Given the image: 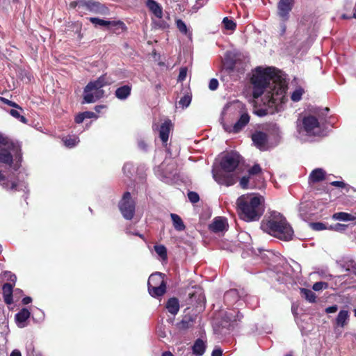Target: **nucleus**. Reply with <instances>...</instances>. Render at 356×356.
I'll use <instances>...</instances> for the list:
<instances>
[{
  "label": "nucleus",
  "instance_id": "f257e3e1",
  "mask_svg": "<svg viewBox=\"0 0 356 356\" xmlns=\"http://www.w3.org/2000/svg\"><path fill=\"white\" fill-rule=\"evenodd\" d=\"M255 72L252 77L254 98L261 96L268 86L270 90L266 95H275V100H280L284 97V95L286 93L287 82L286 75L282 71L273 67H257Z\"/></svg>",
  "mask_w": 356,
  "mask_h": 356
},
{
  "label": "nucleus",
  "instance_id": "3c124183",
  "mask_svg": "<svg viewBox=\"0 0 356 356\" xmlns=\"http://www.w3.org/2000/svg\"><path fill=\"white\" fill-rule=\"evenodd\" d=\"M0 145H2L3 147L7 146L8 147H13V143H9L6 138L3 137L1 134H0Z\"/></svg>",
  "mask_w": 356,
  "mask_h": 356
},
{
  "label": "nucleus",
  "instance_id": "5fc2aeb1",
  "mask_svg": "<svg viewBox=\"0 0 356 356\" xmlns=\"http://www.w3.org/2000/svg\"><path fill=\"white\" fill-rule=\"evenodd\" d=\"M83 115H84L85 119L97 118V115L92 111L83 112Z\"/></svg>",
  "mask_w": 356,
  "mask_h": 356
},
{
  "label": "nucleus",
  "instance_id": "0eeeda50",
  "mask_svg": "<svg viewBox=\"0 0 356 356\" xmlns=\"http://www.w3.org/2000/svg\"><path fill=\"white\" fill-rule=\"evenodd\" d=\"M302 128L307 136H321L323 134V125L318 120L313 116L308 115L303 118Z\"/></svg>",
  "mask_w": 356,
  "mask_h": 356
},
{
  "label": "nucleus",
  "instance_id": "ea45409f",
  "mask_svg": "<svg viewBox=\"0 0 356 356\" xmlns=\"http://www.w3.org/2000/svg\"><path fill=\"white\" fill-rule=\"evenodd\" d=\"M9 113L13 118L19 120L21 122L24 123V124L27 122L26 118L24 116L22 115L19 111H17L16 109H11L9 111Z\"/></svg>",
  "mask_w": 356,
  "mask_h": 356
},
{
  "label": "nucleus",
  "instance_id": "6e6d98bb",
  "mask_svg": "<svg viewBox=\"0 0 356 356\" xmlns=\"http://www.w3.org/2000/svg\"><path fill=\"white\" fill-rule=\"evenodd\" d=\"M85 120L84 115H83V113H79L75 116L74 121L77 124L82 123L83 120Z\"/></svg>",
  "mask_w": 356,
  "mask_h": 356
},
{
  "label": "nucleus",
  "instance_id": "f03ea898",
  "mask_svg": "<svg viewBox=\"0 0 356 356\" xmlns=\"http://www.w3.org/2000/svg\"><path fill=\"white\" fill-rule=\"evenodd\" d=\"M238 215L245 222L258 221L265 211L264 198L256 193H248L236 200Z\"/></svg>",
  "mask_w": 356,
  "mask_h": 356
},
{
  "label": "nucleus",
  "instance_id": "2f4dec72",
  "mask_svg": "<svg viewBox=\"0 0 356 356\" xmlns=\"http://www.w3.org/2000/svg\"><path fill=\"white\" fill-rule=\"evenodd\" d=\"M176 25H177V29L181 33H183L186 35H188L190 37L191 36V35H192L191 32L188 31L187 26L183 20H181L180 19H177Z\"/></svg>",
  "mask_w": 356,
  "mask_h": 356
},
{
  "label": "nucleus",
  "instance_id": "052dcab7",
  "mask_svg": "<svg viewBox=\"0 0 356 356\" xmlns=\"http://www.w3.org/2000/svg\"><path fill=\"white\" fill-rule=\"evenodd\" d=\"M331 185L333 186L344 188L346 184L343 181H334L331 182Z\"/></svg>",
  "mask_w": 356,
  "mask_h": 356
},
{
  "label": "nucleus",
  "instance_id": "4be33fe9",
  "mask_svg": "<svg viewBox=\"0 0 356 356\" xmlns=\"http://www.w3.org/2000/svg\"><path fill=\"white\" fill-rule=\"evenodd\" d=\"M108 28L110 31L116 34H120L127 29L125 24L120 20L110 21Z\"/></svg>",
  "mask_w": 356,
  "mask_h": 356
},
{
  "label": "nucleus",
  "instance_id": "09e8293b",
  "mask_svg": "<svg viewBox=\"0 0 356 356\" xmlns=\"http://www.w3.org/2000/svg\"><path fill=\"white\" fill-rule=\"evenodd\" d=\"M261 168L259 164H254L249 170L250 175H257L261 172Z\"/></svg>",
  "mask_w": 356,
  "mask_h": 356
},
{
  "label": "nucleus",
  "instance_id": "864d4df0",
  "mask_svg": "<svg viewBox=\"0 0 356 356\" xmlns=\"http://www.w3.org/2000/svg\"><path fill=\"white\" fill-rule=\"evenodd\" d=\"M249 177H243L240 180V186L241 188L246 189L248 188Z\"/></svg>",
  "mask_w": 356,
  "mask_h": 356
},
{
  "label": "nucleus",
  "instance_id": "4d7b16f0",
  "mask_svg": "<svg viewBox=\"0 0 356 356\" xmlns=\"http://www.w3.org/2000/svg\"><path fill=\"white\" fill-rule=\"evenodd\" d=\"M338 310V306L334 305L330 307H328L325 309V312L327 314L334 313Z\"/></svg>",
  "mask_w": 356,
  "mask_h": 356
},
{
  "label": "nucleus",
  "instance_id": "58836bf2",
  "mask_svg": "<svg viewBox=\"0 0 356 356\" xmlns=\"http://www.w3.org/2000/svg\"><path fill=\"white\" fill-rule=\"evenodd\" d=\"M310 226L312 228V229L315 231L329 229V226L327 225V224L321 222H312L310 224Z\"/></svg>",
  "mask_w": 356,
  "mask_h": 356
},
{
  "label": "nucleus",
  "instance_id": "473e14b6",
  "mask_svg": "<svg viewBox=\"0 0 356 356\" xmlns=\"http://www.w3.org/2000/svg\"><path fill=\"white\" fill-rule=\"evenodd\" d=\"M154 250L162 260H166L168 258L167 249L163 245H154Z\"/></svg>",
  "mask_w": 356,
  "mask_h": 356
},
{
  "label": "nucleus",
  "instance_id": "393cba45",
  "mask_svg": "<svg viewBox=\"0 0 356 356\" xmlns=\"http://www.w3.org/2000/svg\"><path fill=\"white\" fill-rule=\"evenodd\" d=\"M166 309L172 315H176L179 310V302L177 298H170L166 302Z\"/></svg>",
  "mask_w": 356,
  "mask_h": 356
},
{
  "label": "nucleus",
  "instance_id": "423d86ee",
  "mask_svg": "<svg viewBox=\"0 0 356 356\" xmlns=\"http://www.w3.org/2000/svg\"><path fill=\"white\" fill-rule=\"evenodd\" d=\"M70 7L74 8L80 15L90 12L95 14H105L107 8L98 1L94 0H77L70 2Z\"/></svg>",
  "mask_w": 356,
  "mask_h": 356
},
{
  "label": "nucleus",
  "instance_id": "9b49d317",
  "mask_svg": "<svg viewBox=\"0 0 356 356\" xmlns=\"http://www.w3.org/2000/svg\"><path fill=\"white\" fill-rule=\"evenodd\" d=\"M294 0H280L277 3V15L284 21L289 19Z\"/></svg>",
  "mask_w": 356,
  "mask_h": 356
},
{
  "label": "nucleus",
  "instance_id": "4468645a",
  "mask_svg": "<svg viewBox=\"0 0 356 356\" xmlns=\"http://www.w3.org/2000/svg\"><path fill=\"white\" fill-rule=\"evenodd\" d=\"M227 226V220L224 218H216L213 222L209 225V229L215 233L223 232Z\"/></svg>",
  "mask_w": 356,
  "mask_h": 356
},
{
  "label": "nucleus",
  "instance_id": "de8ad7c7",
  "mask_svg": "<svg viewBox=\"0 0 356 356\" xmlns=\"http://www.w3.org/2000/svg\"><path fill=\"white\" fill-rule=\"evenodd\" d=\"M189 295L191 303L193 302V298L196 297H197L198 303H200L201 302H203L204 300V297L201 291H200L199 293L196 292L192 294L190 293Z\"/></svg>",
  "mask_w": 356,
  "mask_h": 356
},
{
  "label": "nucleus",
  "instance_id": "37998d69",
  "mask_svg": "<svg viewBox=\"0 0 356 356\" xmlns=\"http://www.w3.org/2000/svg\"><path fill=\"white\" fill-rule=\"evenodd\" d=\"M0 99H1V102H3L4 104H7V105H8V106H10L11 107H13V108H15L17 109H19L21 111H23L22 108L20 106H19L17 103H15V102H14L13 101H10L9 99H6L4 97H1Z\"/></svg>",
  "mask_w": 356,
  "mask_h": 356
},
{
  "label": "nucleus",
  "instance_id": "1a4fd4ad",
  "mask_svg": "<svg viewBox=\"0 0 356 356\" xmlns=\"http://www.w3.org/2000/svg\"><path fill=\"white\" fill-rule=\"evenodd\" d=\"M104 96V90L98 89L88 83L83 89L82 104H90L97 102Z\"/></svg>",
  "mask_w": 356,
  "mask_h": 356
},
{
  "label": "nucleus",
  "instance_id": "6e6552de",
  "mask_svg": "<svg viewBox=\"0 0 356 356\" xmlns=\"http://www.w3.org/2000/svg\"><path fill=\"white\" fill-rule=\"evenodd\" d=\"M119 209L125 219L131 220L133 218L135 213V202L132 200L129 192L124 193L122 200L119 202Z\"/></svg>",
  "mask_w": 356,
  "mask_h": 356
},
{
  "label": "nucleus",
  "instance_id": "5701e85b",
  "mask_svg": "<svg viewBox=\"0 0 356 356\" xmlns=\"http://www.w3.org/2000/svg\"><path fill=\"white\" fill-rule=\"evenodd\" d=\"M89 83L90 86H94L96 88L102 89L104 86L110 85L111 83V81L106 74H104L97 78V79L90 81Z\"/></svg>",
  "mask_w": 356,
  "mask_h": 356
},
{
  "label": "nucleus",
  "instance_id": "338daca9",
  "mask_svg": "<svg viewBox=\"0 0 356 356\" xmlns=\"http://www.w3.org/2000/svg\"><path fill=\"white\" fill-rule=\"evenodd\" d=\"M138 147L143 150H146L147 149V145L142 140L138 142Z\"/></svg>",
  "mask_w": 356,
  "mask_h": 356
},
{
  "label": "nucleus",
  "instance_id": "13d9d810",
  "mask_svg": "<svg viewBox=\"0 0 356 356\" xmlns=\"http://www.w3.org/2000/svg\"><path fill=\"white\" fill-rule=\"evenodd\" d=\"M4 302L8 305H11L13 302V294L3 296Z\"/></svg>",
  "mask_w": 356,
  "mask_h": 356
},
{
  "label": "nucleus",
  "instance_id": "cd10ccee",
  "mask_svg": "<svg viewBox=\"0 0 356 356\" xmlns=\"http://www.w3.org/2000/svg\"><path fill=\"white\" fill-rule=\"evenodd\" d=\"M170 218L172 221L173 227L177 231L181 232L185 229L186 226L179 215L176 213H170Z\"/></svg>",
  "mask_w": 356,
  "mask_h": 356
},
{
  "label": "nucleus",
  "instance_id": "f8f14e48",
  "mask_svg": "<svg viewBox=\"0 0 356 356\" xmlns=\"http://www.w3.org/2000/svg\"><path fill=\"white\" fill-rule=\"evenodd\" d=\"M31 316V312L26 308H22L15 316V321L18 327L24 328L27 326V321Z\"/></svg>",
  "mask_w": 356,
  "mask_h": 356
},
{
  "label": "nucleus",
  "instance_id": "2eb2a0df",
  "mask_svg": "<svg viewBox=\"0 0 356 356\" xmlns=\"http://www.w3.org/2000/svg\"><path fill=\"white\" fill-rule=\"evenodd\" d=\"M172 123L170 120H165L161 124L159 128V138L163 144L168 140Z\"/></svg>",
  "mask_w": 356,
  "mask_h": 356
},
{
  "label": "nucleus",
  "instance_id": "72a5a7b5",
  "mask_svg": "<svg viewBox=\"0 0 356 356\" xmlns=\"http://www.w3.org/2000/svg\"><path fill=\"white\" fill-rule=\"evenodd\" d=\"M63 142L66 147L72 148V147L76 146L79 143V139L76 136H73V137L69 136V137L65 138L63 140Z\"/></svg>",
  "mask_w": 356,
  "mask_h": 356
},
{
  "label": "nucleus",
  "instance_id": "7c9ffc66",
  "mask_svg": "<svg viewBox=\"0 0 356 356\" xmlns=\"http://www.w3.org/2000/svg\"><path fill=\"white\" fill-rule=\"evenodd\" d=\"M300 293L302 296L309 302H315L316 301V294L310 289H300Z\"/></svg>",
  "mask_w": 356,
  "mask_h": 356
},
{
  "label": "nucleus",
  "instance_id": "774afa93",
  "mask_svg": "<svg viewBox=\"0 0 356 356\" xmlns=\"http://www.w3.org/2000/svg\"><path fill=\"white\" fill-rule=\"evenodd\" d=\"M132 168V165L130 163H126L123 166V170L125 172L127 169H128L129 172H130L131 169Z\"/></svg>",
  "mask_w": 356,
  "mask_h": 356
},
{
  "label": "nucleus",
  "instance_id": "aec40b11",
  "mask_svg": "<svg viewBox=\"0 0 356 356\" xmlns=\"http://www.w3.org/2000/svg\"><path fill=\"white\" fill-rule=\"evenodd\" d=\"M239 300L238 292L236 289H230L225 292L224 300L228 306L232 305Z\"/></svg>",
  "mask_w": 356,
  "mask_h": 356
},
{
  "label": "nucleus",
  "instance_id": "bb28decb",
  "mask_svg": "<svg viewBox=\"0 0 356 356\" xmlns=\"http://www.w3.org/2000/svg\"><path fill=\"white\" fill-rule=\"evenodd\" d=\"M193 353L196 356H202L206 350V344L203 340L197 339L193 346Z\"/></svg>",
  "mask_w": 356,
  "mask_h": 356
},
{
  "label": "nucleus",
  "instance_id": "a18cd8bd",
  "mask_svg": "<svg viewBox=\"0 0 356 356\" xmlns=\"http://www.w3.org/2000/svg\"><path fill=\"white\" fill-rule=\"evenodd\" d=\"M13 286L10 283H6L3 285V294L11 295L13 294Z\"/></svg>",
  "mask_w": 356,
  "mask_h": 356
},
{
  "label": "nucleus",
  "instance_id": "680f3d73",
  "mask_svg": "<svg viewBox=\"0 0 356 356\" xmlns=\"http://www.w3.org/2000/svg\"><path fill=\"white\" fill-rule=\"evenodd\" d=\"M222 350L220 348H215L211 353V356H222Z\"/></svg>",
  "mask_w": 356,
  "mask_h": 356
},
{
  "label": "nucleus",
  "instance_id": "a19ab883",
  "mask_svg": "<svg viewBox=\"0 0 356 356\" xmlns=\"http://www.w3.org/2000/svg\"><path fill=\"white\" fill-rule=\"evenodd\" d=\"M347 227H348V225H346L337 223L334 225H330L329 229L334 230L336 232H343L346 230Z\"/></svg>",
  "mask_w": 356,
  "mask_h": 356
},
{
  "label": "nucleus",
  "instance_id": "7ed1b4c3",
  "mask_svg": "<svg viewBox=\"0 0 356 356\" xmlns=\"http://www.w3.org/2000/svg\"><path fill=\"white\" fill-rule=\"evenodd\" d=\"M241 157L236 152L226 153L220 162V170L213 168L212 175L214 180L220 185L232 186L236 183V177L230 172L238 166Z\"/></svg>",
  "mask_w": 356,
  "mask_h": 356
},
{
  "label": "nucleus",
  "instance_id": "e433bc0d",
  "mask_svg": "<svg viewBox=\"0 0 356 356\" xmlns=\"http://www.w3.org/2000/svg\"><path fill=\"white\" fill-rule=\"evenodd\" d=\"M89 21L93 24L95 26H108L110 24L109 20H104L97 17H90Z\"/></svg>",
  "mask_w": 356,
  "mask_h": 356
},
{
  "label": "nucleus",
  "instance_id": "69168bd1",
  "mask_svg": "<svg viewBox=\"0 0 356 356\" xmlns=\"http://www.w3.org/2000/svg\"><path fill=\"white\" fill-rule=\"evenodd\" d=\"M10 356H22V354L19 350L15 349L11 352Z\"/></svg>",
  "mask_w": 356,
  "mask_h": 356
},
{
  "label": "nucleus",
  "instance_id": "49530a36",
  "mask_svg": "<svg viewBox=\"0 0 356 356\" xmlns=\"http://www.w3.org/2000/svg\"><path fill=\"white\" fill-rule=\"evenodd\" d=\"M327 287V283L325 282H317L314 284L312 289L316 291H318L322 290L323 289H326Z\"/></svg>",
  "mask_w": 356,
  "mask_h": 356
},
{
  "label": "nucleus",
  "instance_id": "c756f323",
  "mask_svg": "<svg viewBox=\"0 0 356 356\" xmlns=\"http://www.w3.org/2000/svg\"><path fill=\"white\" fill-rule=\"evenodd\" d=\"M0 184L6 189H10V190H19L18 185L15 182H11L8 180H7L5 177V176L1 173L0 171Z\"/></svg>",
  "mask_w": 356,
  "mask_h": 356
},
{
  "label": "nucleus",
  "instance_id": "e2e57ef3",
  "mask_svg": "<svg viewBox=\"0 0 356 356\" xmlns=\"http://www.w3.org/2000/svg\"><path fill=\"white\" fill-rule=\"evenodd\" d=\"M348 270L353 274L356 275V263L352 262Z\"/></svg>",
  "mask_w": 356,
  "mask_h": 356
},
{
  "label": "nucleus",
  "instance_id": "c03bdc74",
  "mask_svg": "<svg viewBox=\"0 0 356 356\" xmlns=\"http://www.w3.org/2000/svg\"><path fill=\"white\" fill-rule=\"evenodd\" d=\"M188 198L192 203H197L200 200L199 195L194 191H190L188 193Z\"/></svg>",
  "mask_w": 356,
  "mask_h": 356
},
{
  "label": "nucleus",
  "instance_id": "8fccbe9b",
  "mask_svg": "<svg viewBox=\"0 0 356 356\" xmlns=\"http://www.w3.org/2000/svg\"><path fill=\"white\" fill-rule=\"evenodd\" d=\"M187 74V69L186 67H181L179 70V74L178 76V81H183L185 80Z\"/></svg>",
  "mask_w": 356,
  "mask_h": 356
},
{
  "label": "nucleus",
  "instance_id": "6ab92c4d",
  "mask_svg": "<svg viewBox=\"0 0 356 356\" xmlns=\"http://www.w3.org/2000/svg\"><path fill=\"white\" fill-rule=\"evenodd\" d=\"M147 7L157 18L161 19L163 16L162 7L154 0H147Z\"/></svg>",
  "mask_w": 356,
  "mask_h": 356
},
{
  "label": "nucleus",
  "instance_id": "0e129e2a",
  "mask_svg": "<svg viewBox=\"0 0 356 356\" xmlns=\"http://www.w3.org/2000/svg\"><path fill=\"white\" fill-rule=\"evenodd\" d=\"M32 302V298L29 296H26L22 299V303L24 305H28Z\"/></svg>",
  "mask_w": 356,
  "mask_h": 356
},
{
  "label": "nucleus",
  "instance_id": "603ef678",
  "mask_svg": "<svg viewBox=\"0 0 356 356\" xmlns=\"http://www.w3.org/2000/svg\"><path fill=\"white\" fill-rule=\"evenodd\" d=\"M218 81L216 79H211L209 83V88L211 90H216L218 87Z\"/></svg>",
  "mask_w": 356,
  "mask_h": 356
},
{
  "label": "nucleus",
  "instance_id": "a878e982",
  "mask_svg": "<svg viewBox=\"0 0 356 356\" xmlns=\"http://www.w3.org/2000/svg\"><path fill=\"white\" fill-rule=\"evenodd\" d=\"M325 172L322 168H316L312 171L309 179L313 183H317L325 179Z\"/></svg>",
  "mask_w": 356,
  "mask_h": 356
},
{
  "label": "nucleus",
  "instance_id": "9d476101",
  "mask_svg": "<svg viewBox=\"0 0 356 356\" xmlns=\"http://www.w3.org/2000/svg\"><path fill=\"white\" fill-rule=\"evenodd\" d=\"M250 117L246 112H243L240 115L239 119L233 126L223 124V128L225 131L229 133L237 134L240 132L250 122Z\"/></svg>",
  "mask_w": 356,
  "mask_h": 356
},
{
  "label": "nucleus",
  "instance_id": "bf43d9fd",
  "mask_svg": "<svg viewBox=\"0 0 356 356\" xmlns=\"http://www.w3.org/2000/svg\"><path fill=\"white\" fill-rule=\"evenodd\" d=\"M8 275L7 280L10 282H15L17 280V277L14 274H11L10 272L6 273Z\"/></svg>",
  "mask_w": 356,
  "mask_h": 356
},
{
  "label": "nucleus",
  "instance_id": "a211bd4d",
  "mask_svg": "<svg viewBox=\"0 0 356 356\" xmlns=\"http://www.w3.org/2000/svg\"><path fill=\"white\" fill-rule=\"evenodd\" d=\"M11 147L0 145V162L11 165L13 163V156L10 152Z\"/></svg>",
  "mask_w": 356,
  "mask_h": 356
},
{
  "label": "nucleus",
  "instance_id": "79ce46f5",
  "mask_svg": "<svg viewBox=\"0 0 356 356\" xmlns=\"http://www.w3.org/2000/svg\"><path fill=\"white\" fill-rule=\"evenodd\" d=\"M191 102V97L189 95H184L179 101V104L183 108H186L189 106Z\"/></svg>",
  "mask_w": 356,
  "mask_h": 356
},
{
  "label": "nucleus",
  "instance_id": "c85d7f7f",
  "mask_svg": "<svg viewBox=\"0 0 356 356\" xmlns=\"http://www.w3.org/2000/svg\"><path fill=\"white\" fill-rule=\"evenodd\" d=\"M332 218L335 220L348 222L354 220L356 218L346 212H337L333 214Z\"/></svg>",
  "mask_w": 356,
  "mask_h": 356
},
{
  "label": "nucleus",
  "instance_id": "dca6fc26",
  "mask_svg": "<svg viewBox=\"0 0 356 356\" xmlns=\"http://www.w3.org/2000/svg\"><path fill=\"white\" fill-rule=\"evenodd\" d=\"M164 277L165 275L159 272L152 273L149 277L147 286L166 284Z\"/></svg>",
  "mask_w": 356,
  "mask_h": 356
},
{
  "label": "nucleus",
  "instance_id": "b1692460",
  "mask_svg": "<svg viewBox=\"0 0 356 356\" xmlns=\"http://www.w3.org/2000/svg\"><path fill=\"white\" fill-rule=\"evenodd\" d=\"M349 317V312L347 310H341L336 318V325L338 327H343L348 324Z\"/></svg>",
  "mask_w": 356,
  "mask_h": 356
},
{
  "label": "nucleus",
  "instance_id": "c9c22d12",
  "mask_svg": "<svg viewBox=\"0 0 356 356\" xmlns=\"http://www.w3.org/2000/svg\"><path fill=\"white\" fill-rule=\"evenodd\" d=\"M222 24L225 29L229 31H234L236 28V24L231 19L225 17L222 19Z\"/></svg>",
  "mask_w": 356,
  "mask_h": 356
},
{
  "label": "nucleus",
  "instance_id": "f3484780",
  "mask_svg": "<svg viewBox=\"0 0 356 356\" xmlns=\"http://www.w3.org/2000/svg\"><path fill=\"white\" fill-rule=\"evenodd\" d=\"M131 85H124L118 88L115 92V97L120 100L127 99L131 92Z\"/></svg>",
  "mask_w": 356,
  "mask_h": 356
},
{
  "label": "nucleus",
  "instance_id": "20e7f679",
  "mask_svg": "<svg viewBox=\"0 0 356 356\" xmlns=\"http://www.w3.org/2000/svg\"><path fill=\"white\" fill-rule=\"evenodd\" d=\"M261 229L282 241H290L293 236V229L286 218L277 212H273L266 220L261 224Z\"/></svg>",
  "mask_w": 356,
  "mask_h": 356
},
{
  "label": "nucleus",
  "instance_id": "39448f33",
  "mask_svg": "<svg viewBox=\"0 0 356 356\" xmlns=\"http://www.w3.org/2000/svg\"><path fill=\"white\" fill-rule=\"evenodd\" d=\"M275 95H266L263 99L266 107L257 109L254 113L258 116L263 117L281 111L283 109V105L287 101L286 95H284V97L280 100H275Z\"/></svg>",
  "mask_w": 356,
  "mask_h": 356
},
{
  "label": "nucleus",
  "instance_id": "f704fd0d",
  "mask_svg": "<svg viewBox=\"0 0 356 356\" xmlns=\"http://www.w3.org/2000/svg\"><path fill=\"white\" fill-rule=\"evenodd\" d=\"M304 90L300 88V87H298L291 94V99L293 102H299L301 98H302V96L304 93Z\"/></svg>",
  "mask_w": 356,
  "mask_h": 356
},
{
  "label": "nucleus",
  "instance_id": "412c9836",
  "mask_svg": "<svg viewBox=\"0 0 356 356\" xmlns=\"http://www.w3.org/2000/svg\"><path fill=\"white\" fill-rule=\"evenodd\" d=\"M148 292L153 298H159L163 296L166 292V284L157 286H148Z\"/></svg>",
  "mask_w": 356,
  "mask_h": 356
},
{
  "label": "nucleus",
  "instance_id": "4c0bfd02",
  "mask_svg": "<svg viewBox=\"0 0 356 356\" xmlns=\"http://www.w3.org/2000/svg\"><path fill=\"white\" fill-rule=\"evenodd\" d=\"M236 317L241 318L243 316L238 312H236L235 311H233L232 312H227L224 316V318L229 322L236 321Z\"/></svg>",
  "mask_w": 356,
  "mask_h": 356
},
{
  "label": "nucleus",
  "instance_id": "ddd939ff",
  "mask_svg": "<svg viewBox=\"0 0 356 356\" xmlns=\"http://www.w3.org/2000/svg\"><path fill=\"white\" fill-rule=\"evenodd\" d=\"M252 140L254 145L261 150H265L268 143L266 134L257 131L252 135Z\"/></svg>",
  "mask_w": 356,
  "mask_h": 356
}]
</instances>
